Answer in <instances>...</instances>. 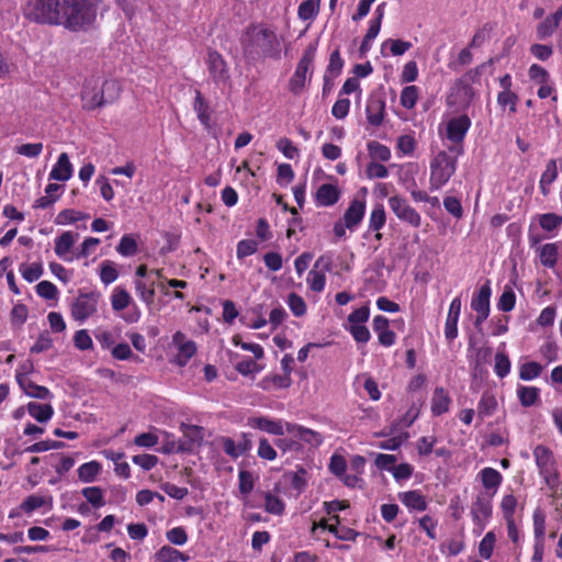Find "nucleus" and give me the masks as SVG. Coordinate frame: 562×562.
<instances>
[{
	"label": "nucleus",
	"instance_id": "dca6fc26",
	"mask_svg": "<svg viewBox=\"0 0 562 562\" xmlns=\"http://www.w3.org/2000/svg\"><path fill=\"white\" fill-rule=\"evenodd\" d=\"M364 212V201L353 200L344 214L345 225L349 229H353L362 221Z\"/></svg>",
	"mask_w": 562,
	"mask_h": 562
},
{
	"label": "nucleus",
	"instance_id": "680f3d73",
	"mask_svg": "<svg viewBox=\"0 0 562 562\" xmlns=\"http://www.w3.org/2000/svg\"><path fill=\"white\" fill-rule=\"evenodd\" d=\"M517 506V499L514 495H505L501 503V508L504 515V519H514V513Z\"/></svg>",
	"mask_w": 562,
	"mask_h": 562
},
{
	"label": "nucleus",
	"instance_id": "f8f14e48",
	"mask_svg": "<svg viewBox=\"0 0 562 562\" xmlns=\"http://www.w3.org/2000/svg\"><path fill=\"white\" fill-rule=\"evenodd\" d=\"M285 428L288 432L294 434L299 440L308 445L318 447L323 443V436L315 430L291 423H285Z\"/></svg>",
	"mask_w": 562,
	"mask_h": 562
},
{
	"label": "nucleus",
	"instance_id": "3c124183",
	"mask_svg": "<svg viewBox=\"0 0 562 562\" xmlns=\"http://www.w3.org/2000/svg\"><path fill=\"white\" fill-rule=\"evenodd\" d=\"M496 408V400L493 395L484 393L479 402V415L490 416Z\"/></svg>",
	"mask_w": 562,
	"mask_h": 562
},
{
	"label": "nucleus",
	"instance_id": "423d86ee",
	"mask_svg": "<svg viewBox=\"0 0 562 562\" xmlns=\"http://www.w3.org/2000/svg\"><path fill=\"white\" fill-rule=\"evenodd\" d=\"M99 293H80L71 306V315L75 321L83 322L97 312Z\"/></svg>",
	"mask_w": 562,
	"mask_h": 562
},
{
	"label": "nucleus",
	"instance_id": "6ab92c4d",
	"mask_svg": "<svg viewBox=\"0 0 562 562\" xmlns=\"http://www.w3.org/2000/svg\"><path fill=\"white\" fill-rule=\"evenodd\" d=\"M340 196V192L336 186L324 183L322 184L316 192V200L318 204L323 206H330L335 204Z\"/></svg>",
	"mask_w": 562,
	"mask_h": 562
},
{
	"label": "nucleus",
	"instance_id": "6e6d98bb",
	"mask_svg": "<svg viewBox=\"0 0 562 562\" xmlns=\"http://www.w3.org/2000/svg\"><path fill=\"white\" fill-rule=\"evenodd\" d=\"M36 293L45 300H54L58 294V290L55 284L49 281H41L36 285Z\"/></svg>",
	"mask_w": 562,
	"mask_h": 562
},
{
	"label": "nucleus",
	"instance_id": "c03bdc74",
	"mask_svg": "<svg viewBox=\"0 0 562 562\" xmlns=\"http://www.w3.org/2000/svg\"><path fill=\"white\" fill-rule=\"evenodd\" d=\"M532 518H533L535 539L538 542H543L544 531H546V516L540 509H537V510H535Z\"/></svg>",
	"mask_w": 562,
	"mask_h": 562
},
{
	"label": "nucleus",
	"instance_id": "f257e3e1",
	"mask_svg": "<svg viewBox=\"0 0 562 562\" xmlns=\"http://www.w3.org/2000/svg\"><path fill=\"white\" fill-rule=\"evenodd\" d=\"M99 3L100 0H27L23 14L31 22L76 32L94 22Z\"/></svg>",
	"mask_w": 562,
	"mask_h": 562
},
{
	"label": "nucleus",
	"instance_id": "bb28decb",
	"mask_svg": "<svg viewBox=\"0 0 562 562\" xmlns=\"http://www.w3.org/2000/svg\"><path fill=\"white\" fill-rule=\"evenodd\" d=\"M480 474L482 484L486 490H493L495 492L502 483L503 477L501 473L493 468H484Z\"/></svg>",
	"mask_w": 562,
	"mask_h": 562
},
{
	"label": "nucleus",
	"instance_id": "49530a36",
	"mask_svg": "<svg viewBox=\"0 0 562 562\" xmlns=\"http://www.w3.org/2000/svg\"><path fill=\"white\" fill-rule=\"evenodd\" d=\"M495 542H496V537L493 531H488L484 536V538L481 540L480 546H479V553L483 559L491 558Z\"/></svg>",
	"mask_w": 562,
	"mask_h": 562
},
{
	"label": "nucleus",
	"instance_id": "a211bd4d",
	"mask_svg": "<svg viewBox=\"0 0 562 562\" xmlns=\"http://www.w3.org/2000/svg\"><path fill=\"white\" fill-rule=\"evenodd\" d=\"M184 338L183 334L178 331L173 336V340L179 344V352L177 355V363L179 366H186L190 358L195 353L196 347L192 340L182 342Z\"/></svg>",
	"mask_w": 562,
	"mask_h": 562
},
{
	"label": "nucleus",
	"instance_id": "5fc2aeb1",
	"mask_svg": "<svg viewBox=\"0 0 562 562\" xmlns=\"http://www.w3.org/2000/svg\"><path fill=\"white\" fill-rule=\"evenodd\" d=\"M559 24L551 18H546L537 27V35L540 40H544L553 34Z\"/></svg>",
	"mask_w": 562,
	"mask_h": 562
},
{
	"label": "nucleus",
	"instance_id": "0eeeda50",
	"mask_svg": "<svg viewBox=\"0 0 562 562\" xmlns=\"http://www.w3.org/2000/svg\"><path fill=\"white\" fill-rule=\"evenodd\" d=\"M389 204L393 213L403 222L408 223L413 227H419L422 224V217L415 209H413L408 202L400 196L394 195L389 199Z\"/></svg>",
	"mask_w": 562,
	"mask_h": 562
},
{
	"label": "nucleus",
	"instance_id": "052dcab7",
	"mask_svg": "<svg viewBox=\"0 0 562 562\" xmlns=\"http://www.w3.org/2000/svg\"><path fill=\"white\" fill-rule=\"evenodd\" d=\"M344 66V60L340 57L339 50L335 49L329 57V64L326 68V74L331 75L333 77H337Z\"/></svg>",
	"mask_w": 562,
	"mask_h": 562
},
{
	"label": "nucleus",
	"instance_id": "7ed1b4c3",
	"mask_svg": "<svg viewBox=\"0 0 562 562\" xmlns=\"http://www.w3.org/2000/svg\"><path fill=\"white\" fill-rule=\"evenodd\" d=\"M457 159L447 151H439L430 162L429 188L432 191L445 186L456 172Z\"/></svg>",
	"mask_w": 562,
	"mask_h": 562
},
{
	"label": "nucleus",
	"instance_id": "de8ad7c7",
	"mask_svg": "<svg viewBox=\"0 0 562 562\" xmlns=\"http://www.w3.org/2000/svg\"><path fill=\"white\" fill-rule=\"evenodd\" d=\"M116 250L122 256L130 257V256H133L136 254L137 244L133 237H131L130 235H124L121 238V240L116 247Z\"/></svg>",
	"mask_w": 562,
	"mask_h": 562
},
{
	"label": "nucleus",
	"instance_id": "4be33fe9",
	"mask_svg": "<svg viewBox=\"0 0 562 562\" xmlns=\"http://www.w3.org/2000/svg\"><path fill=\"white\" fill-rule=\"evenodd\" d=\"M29 414L40 423H46L54 414V409L49 404H40L31 402L27 404Z\"/></svg>",
	"mask_w": 562,
	"mask_h": 562
},
{
	"label": "nucleus",
	"instance_id": "b1692460",
	"mask_svg": "<svg viewBox=\"0 0 562 562\" xmlns=\"http://www.w3.org/2000/svg\"><path fill=\"white\" fill-rule=\"evenodd\" d=\"M398 496L402 503L409 508L417 510H425L427 508V503L424 496L417 491L400 493Z\"/></svg>",
	"mask_w": 562,
	"mask_h": 562
},
{
	"label": "nucleus",
	"instance_id": "e433bc0d",
	"mask_svg": "<svg viewBox=\"0 0 562 562\" xmlns=\"http://www.w3.org/2000/svg\"><path fill=\"white\" fill-rule=\"evenodd\" d=\"M131 296L124 289L116 288L112 294L111 303L114 311H123L130 305Z\"/></svg>",
	"mask_w": 562,
	"mask_h": 562
},
{
	"label": "nucleus",
	"instance_id": "5701e85b",
	"mask_svg": "<svg viewBox=\"0 0 562 562\" xmlns=\"http://www.w3.org/2000/svg\"><path fill=\"white\" fill-rule=\"evenodd\" d=\"M78 234L72 232L63 233L55 241V252L58 257L64 258L74 246Z\"/></svg>",
	"mask_w": 562,
	"mask_h": 562
},
{
	"label": "nucleus",
	"instance_id": "39448f33",
	"mask_svg": "<svg viewBox=\"0 0 562 562\" xmlns=\"http://www.w3.org/2000/svg\"><path fill=\"white\" fill-rule=\"evenodd\" d=\"M315 54H316V46L314 44H310L306 47L303 56L301 57V59L296 66V69L294 71L293 76L291 77V79L289 81V90L293 94L297 95L303 91L304 86H305V80H306V74L314 61Z\"/></svg>",
	"mask_w": 562,
	"mask_h": 562
},
{
	"label": "nucleus",
	"instance_id": "1a4fd4ad",
	"mask_svg": "<svg viewBox=\"0 0 562 562\" xmlns=\"http://www.w3.org/2000/svg\"><path fill=\"white\" fill-rule=\"evenodd\" d=\"M385 101L384 99L375 93H372L368 100L366 114L369 124L372 126H380L384 120Z\"/></svg>",
	"mask_w": 562,
	"mask_h": 562
},
{
	"label": "nucleus",
	"instance_id": "4d7b16f0",
	"mask_svg": "<svg viewBox=\"0 0 562 562\" xmlns=\"http://www.w3.org/2000/svg\"><path fill=\"white\" fill-rule=\"evenodd\" d=\"M516 295L510 288H507L502 293L498 301V308L503 312H510L515 307Z\"/></svg>",
	"mask_w": 562,
	"mask_h": 562
},
{
	"label": "nucleus",
	"instance_id": "412c9836",
	"mask_svg": "<svg viewBox=\"0 0 562 562\" xmlns=\"http://www.w3.org/2000/svg\"><path fill=\"white\" fill-rule=\"evenodd\" d=\"M122 87L119 81L114 79L105 80L100 87V93L105 104L115 102L121 94Z\"/></svg>",
	"mask_w": 562,
	"mask_h": 562
},
{
	"label": "nucleus",
	"instance_id": "338daca9",
	"mask_svg": "<svg viewBox=\"0 0 562 562\" xmlns=\"http://www.w3.org/2000/svg\"><path fill=\"white\" fill-rule=\"evenodd\" d=\"M443 206L447 212L453 215L456 218H461L463 215V209L461 202L454 196H446L443 199Z\"/></svg>",
	"mask_w": 562,
	"mask_h": 562
},
{
	"label": "nucleus",
	"instance_id": "a18cd8bd",
	"mask_svg": "<svg viewBox=\"0 0 562 562\" xmlns=\"http://www.w3.org/2000/svg\"><path fill=\"white\" fill-rule=\"evenodd\" d=\"M510 360L504 352H497L495 355V373L498 378H505L510 371Z\"/></svg>",
	"mask_w": 562,
	"mask_h": 562
},
{
	"label": "nucleus",
	"instance_id": "4c0bfd02",
	"mask_svg": "<svg viewBox=\"0 0 562 562\" xmlns=\"http://www.w3.org/2000/svg\"><path fill=\"white\" fill-rule=\"evenodd\" d=\"M542 369V366L538 362H526L520 366L519 378L525 381L536 379L541 374Z\"/></svg>",
	"mask_w": 562,
	"mask_h": 562
},
{
	"label": "nucleus",
	"instance_id": "69168bd1",
	"mask_svg": "<svg viewBox=\"0 0 562 562\" xmlns=\"http://www.w3.org/2000/svg\"><path fill=\"white\" fill-rule=\"evenodd\" d=\"M53 345V340L49 336V333L47 330H44L40 334L36 342L32 346L31 352L32 353H40L43 351L48 350Z\"/></svg>",
	"mask_w": 562,
	"mask_h": 562
},
{
	"label": "nucleus",
	"instance_id": "6e6552de",
	"mask_svg": "<svg viewBox=\"0 0 562 562\" xmlns=\"http://www.w3.org/2000/svg\"><path fill=\"white\" fill-rule=\"evenodd\" d=\"M492 496L486 494H479L471 507L472 519L475 526L479 528V532H482L486 521L492 515Z\"/></svg>",
	"mask_w": 562,
	"mask_h": 562
},
{
	"label": "nucleus",
	"instance_id": "cd10ccee",
	"mask_svg": "<svg viewBox=\"0 0 562 562\" xmlns=\"http://www.w3.org/2000/svg\"><path fill=\"white\" fill-rule=\"evenodd\" d=\"M100 471L101 464L98 461H90L79 467L78 477L85 483H90L95 480Z\"/></svg>",
	"mask_w": 562,
	"mask_h": 562
},
{
	"label": "nucleus",
	"instance_id": "aec40b11",
	"mask_svg": "<svg viewBox=\"0 0 562 562\" xmlns=\"http://www.w3.org/2000/svg\"><path fill=\"white\" fill-rule=\"evenodd\" d=\"M451 400L442 387H437L431 398V412L439 416L448 412Z\"/></svg>",
	"mask_w": 562,
	"mask_h": 562
},
{
	"label": "nucleus",
	"instance_id": "f704fd0d",
	"mask_svg": "<svg viewBox=\"0 0 562 562\" xmlns=\"http://www.w3.org/2000/svg\"><path fill=\"white\" fill-rule=\"evenodd\" d=\"M20 272L27 282H34L38 280L43 274V267L40 262L32 265L22 263L20 266Z\"/></svg>",
	"mask_w": 562,
	"mask_h": 562
},
{
	"label": "nucleus",
	"instance_id": "0e129e2a",
	"mask_svg": "<svg viewBox=\"0 0 562 562\" xmlns=\"http://www.w3.org/2000/svg\"><path fill=\"white\" fill-rule=\"evenodd\" d=\"M528 75H529V78L537 83L542 85V83L549 82L550 75L540 65H537V64L531 65L529 68Z\"/></svg>",
	"mask_w": 562,
	"mask_h": 562
},
{
	"label": "nucleus",
	"instance_id": "473e14b6",
	"mask_svg": "<svg viewBox=\"0 0 562 562\" xmlns=\"http://www.w3.org/2000/svg\"><path fill=\"white\" fill-rule=\"evenodd\" d=\"M193 108L198 114L200 122L206 127H209L211 121L210 114L207 112L209 105L204 101V98L202 97L200 91H195Z\"/></svg>",
	"mask_w": 562,
	"mask_h": 562
},
{
	"label": "nucleus",
	"instance_id": "f03ea898",
	"mask_svg": "<svg viewBox=\"0 0 562 562\" xmlns=\"http://www.w3.org/2000/svg\"><path fill=\"white\" fill-rule=\"evenodd\" d=\"M240 43L247 58L256 60L279 55L277 34L262 25H250L241 35Z\"/></svg>",
	"mask_w": 562,
	"mask_h": 562
},
{
	"label": "nucleus",
	"instance_id": "58836bf2",
	"mask_svg": "<svg viewBox=\"0 0 562 562\" xmlns=\"http://www.w3.org/2000/svg\"><path fill=\"white\" fill-rule=\"evenodd\" d=\"M119 277L115 266L110 260H104L100 266V279L104 284L114 282Z\"/></svg>",
	"mask_w": 562,
	"mask_h": 562
},
{
	"label": "nucleus",
	"instance_id": "9d476101",
	"mask_svg": "<svg viewBox=\"0 0 562 562\" xmlns=\"http://www.w3.org/2000/svg\"><path fill=\"white\" fill-rule=\"evenodd\" d=\"M100 93V87L97 81H88L81 91L82 108L87 111H93L105 105Z\"/></svg>",
	"mask_w": 562,
	"mask_h": 562
},
{
	"label": "nucleus",
	"instance_id": "9b49d317",
	"mask_svg": "<svg viewBox=\"0 0 562 562\" xmlns=\"http://www.w3.org/2000/svg\"><path fill=\"white\" fill-rule=\"evenodd\" d=\"M471 125L468 115H460L448 122L447 137L453 143H461Z\"/></svg>",
	"mask_w": 562,
	"mask_h": 562
},
{
	"label": "nucleus",
	"instance_id": "e2e57ef3",
	"mask_svg": "<svg viewBox=\"0 0 562 562\" xmlns=\"http://www.w3.org/2000/svg\"><path fill=\"white\" fill-rule=\"evenodd\" d=\"M136 291L139 297L147 304L150 305L154 302L155 297V289L153 284L148 288L145 282L140 280H136L135 282Z\"/></svg>",
	"mask_w": 562,
	"mask_h": 562
},
{
	"label": "nucleus",
	"instance_id": "bf43d9fd",
	"mask_svg": "<svg viewBox=\"0 0 562 562\" xmlns=\"http://www.w3.org/2000/svg\"><path fill=\"white\" fill-rule=\"evenodd\" d=\"M258 249V244L254 239H243L237 244V257L239 259L255 254Z\"/></svg>",
	"mask_w": 562,
	"mask_h": 562
},
{
	"label": "nucleus",
	"instance_id": "4468645a",
	"mask_svg": "<svg viewBox=\"0 0 562 562\" xmlns=\"http://www.w3.org/2000/svg\"><path fill=\"white\" fill-rule=\"evenodd\" d=\"M207 66L214 80L224 81L227 78L226 63L221 54L216 50H209Z\"/></svg>",
	"mask_w": 562,
	"mask_h": 562
},
{
	"label": "nucleus",
	"instance_id": "a19ab883",
	"mask_svg": "<svg viewBox=\"0 0 562 562\" xmlns=\"http://www.w3.org/2000/svg\"><path fill=\"white\" fill-rule=\"evenodd\" d=\"M368 149L372 158L381 161H387L391 158V150L379 142L372 140L368 144Z\"/></svg>",
	"mask_w": 562,
	"mask_h": 562
},
{
	"label": "nucleus",
	"instance_id": "ea45409f",
	"mask_svg": "<svg viewBox=\"0 0 562 562\" xmlns=\"http://www.w3.org/2000/svg\"><path fill=\"white\" fill-rule=\"evenodd\" d=\"M306 281L314 292H322L325 288L326 277L324 272L313 268L308 272Z\"/></svg>",
	"mask_w": 562,
	"mask_h": 562
},
{
	"label": "nucleus",
	"instance_id": "ddd939ff",
	"mask_svg": "<svg viewBox=\"0 0 562 562\" xmlns=\"http://www.w3.org/2000/svg\"><path fill=\"white\" fill-rule=\"evenodd\" d=\"M248 425L276 436H282L284 434V428L281 420H272L265 416H256L249 418Z\"/></svg>",
	"mask_w": 562,
	"mask_h": 562
},
{
	"label": "nucleus",
	"instance_id": "2f4dec72",
	"mask_svg": "<svg viewBox=\"0 0 562 562\" xmlns=\"http://www.w3.org/2000/svg\"><path fill=\"white\" fill-rule=\"evenodd\" d=\"M319 11V0H305L297 10L299 18L303 21L313 20Z\"/></svg>",
	"mask_w": 562,
	"mask_h": 562
},
{
	"label": "nucleus",
	"instance_id": "c85d7f7f",
	"mask_svg": "<svg viewBox=\"0 0 562 562\" xmlns=\"http://www.w3.org/2000/svg\"><path fill=\"white\" fill-rule=\"evenodd\" d=\"M539 389L536 386H519L517 395L524 407H530L539 401Z\"/></svg>",
	"mask_w": 562,
	"mask_h": 562
},
{
	"label": "nucleus",
	"instance_id": "2eb2a0df",
	"mask_svg": "<svg viewBox=\"0 0 562 562\" xmlns=\"http://www.w3.org/2000/svg\"><path fill=\"white\" fill-rule=\"evenodd\" d=\"M16 380L21 389L30 397L45 400L52 395L47 387L35 384L25 374H16Z\"/></svg>",
	"mask_w": 562,
	"mask_h": 562
},
{
	"label": "nucleus",
	"instance_id": "7c9ffc66",
	"mask_svg": "<svg viewBox=\"0 0 562 562\" xmlns=\"http://www.w3.org/2000/svg\"><path fill=\"white\" fill-rule=\"evenodd\" d=\"M81 494L94 508H100L105 504L103 491L99 486L85 487Z\"/></svg>",
	"mask_w": 562,
	"mask_h": 562
},
{
	"label": "nucleus",
	"instance_id": "864d4df0",
	"mask_svg": "<svg viewBox=\"0 0 562 562\" xmlns=\"http://www.w3.org/2000/svg\"><path fill=\"white\" fill-rule=\"evenodd\" d=\"M539 224L542 229L547 232H552L562 224V216L553 213H547L541 215Z\"/></svg>",
	"mask_w": 562,
	"mask_h": 562
},
{
	"label": "nucleus",
	"instance_id": "393cba45",
	"mask_svg": "<svg viewBox=\"0 0 562 562\" xmlns=\"http://www.w3.org/2000/svg\"><path fill=\"white\" fill-rule=\"evenodd\" d=\"M490 296L491 288L488 284H484L480 288L476 296L472 299L471 307L475 312H490Z\"/></svg>",
	"mask_w": 562,
	"mask_h": 562
},
{
	"label": "nucleus",
	"instance_id": "09e8293b",
	"mask_svg": "<svg viewBox=\"0 0 562 562\" xmlns=\"http://www.w3.org/2000/svg\"><path fill=\"white\" fill-rule=\"evenodd\" d=\"M288 304L291 312L297 317L303 316L306 313V304L304 300L294 292L289 294Z\"/></svg>",
	"mask_w": 562,
	"mask_h": 562
},
{
	"label": "nucleus",
	"instance_id": "a878e982",
	"mask_svg": "<svg viewBox=\"0 0 562 562\" xmlns=\"http://www.w3.org/2000/svg\"><path fill=\"white\" fill-rule=\"evenodd\" d=\"M542 266L553 268L558 260V247L555 244H544L538 249Z\"/></svg>",
	"mask_w": 562,
	"mask_h": 562
},
{
	"label": "nucleus",
	"instance_id": "c9c22d12",
	"mask_svg": "<svg viewBox=\"0 0 562 562\" xmlns=\"http://www.w3.org/2000/svg\"><path fill=\"white\" fill-rule=\"evenodd\" d=\"M65 447V442L56 440H43L35 442L24 449V452L38 453L48 451L50 449H61Z\"/></svg>",
	"mask_w": 562,
	"mask_h": 562
},
{
	"label": "nucleus",
	"instance_id": "c756f323",
	"mask_svg": "<svg viewBox=\"0 0 562 562\" xmlns=\"http://www.w3.org/2000/svg\"><path fill=\"white\" fill-rule=\"evenodd\" d=\"M493 350L491 347H480L475 351L473 371L475 374L485 372V364L491 361Z\"/></svg>",
	"mask_w": 562,
	"mask_h": 562
},
{
	"label": "nucleus",
	"instance_id": "79ce46f5",
	"mask_svg": "<svg viewBox=\"0 0 562 562\" xmlns=\"http://www.w3.org/2000/svg\"><path fill=\"white\" fill-rule=\"evenodd\" d=\"M385 224V211L382 204L375 205L372 210L369 221V228L371 231H379Z\"/></svg>",
	"mask_w": 562,
	"mask_h": 562
},
{
	"label": "nucleus",
	"instance_id": "774afa93",
	"mask_svg": "<svg viewBox=\"0 0 562 562\" xmlns=\"http://www.w3.org/2000/svg\"><path fill=\"white\" fill-rule=\"evenodd\" d=\"M258 457L265 460L272 461L277 458V451L266 438L259 440Z\"/></svg>",
	"mask_w": 562,
	"mask_h": 562
},
{
	"label": "nucleus",
	"instance_id": "603ef678",
	"mask_svg": "<svg viewBox=\"0 0 562 562\" xmlns=\"http://www.w3.org/2000/svg\"><path fill=\"white\" fill-rule=\"evenodd\" d=\"M43 150L42 143L22 144L15 147V153L29 158H36Z\"/></svg>",
	"mask_w": 562,
	"mask_h": 562
},
{
	"label": "nucleus",
	"instance_id": "20e7f679",
	"mask_svg": "<svg viewBox=\"0 0 562 562\" xmlns=\"http://www.w3.org/2000/svg\"><path fill=\"white\" fill-rule=\"evenodd\" d=\"M533 457L539 474L551 490H555L560 483V474L553 452L548 447L538 445L533 449Z\"/></svg>",
	"mask_w": 562,
	"mask_h": 562
},
{
	"label": "nucleus",
	"instance_id": "72a5a7b5",
	"mask_svg": "<svg viewBox=\"0 0 562 562\" xmlns=\"http://www.w3.org/2000/svg\"><path fill=\"white\" fill-rule=\"evenodd\" d=\"M156 557L161 562H179L186 561L187 557L180 551L169 547L164 546L157 553Z\"/></svg>",
	"mask_w": 562,
	"mask_h": 562
},
{
	"label": "nucleus",
	"instance_id": "8fccbe9b",
	"mask_svg": "<svg viewBox=\"0 0 562 562\" xmlns=\"http://www.w3.org/2000/svg\"><path fill=\"white\" fill-rule=\"evenodd\" d=\"M265 499V508L268 513L281 515L284 512V503L278 496H274L271 493H266Z\"/></svg>",
	"mask_w": 562,
	"mask_h": 562
},
{
	"label": "nucleus",
	"instance_id": "37998d69",
	"mask_svg": "<svg viewBox=\"0 0 562 562\" xmlns=\"http://www.w3.org/2000/svg\"><path fill=\"white\" fill-rule=\"evenodd\" d=\"M418 98V89L416 86H407L402 90L401 104L405 109H413Z\"/></svg>",
	"mask_w": 562,
	"mask_h": 562
},
{
	"label": "nucleus",
	"instance_id": "13d9d810",
	"mask_svg": "<svg viewBox=\"0 0 562 562\" xmlns=\"http://www.w3.org/2000/svg\"><path fill=\"white\" fill-rule=\"evenodd\" d=\"M46 503V499L44 496H41V495H36V494H33V495H30L27 496L23 503L21 504V508L22 510H24L25 513H32L34 512L35 509H38L41 508L42 506H44Z\"/></svg>",
	"mask_w": 562,
	"mask_h": 562
},
{
	"label": "nucleus",
	"instance_id": "f3484780",
	"mask_svg": "<svg viewBox=\"0 0 562 562\" xmlns=\"http://www.w3.org/2000/svg\"><path fill=\"white\" fill-rule=\"evenodd\" d=\"M72 176V166L66 153L59 155L57 162L53 167L49 179L57 181H67Z\"/></svg>",
	"mask_w": 562,
	"mask_h": 562
}]
</instances>
